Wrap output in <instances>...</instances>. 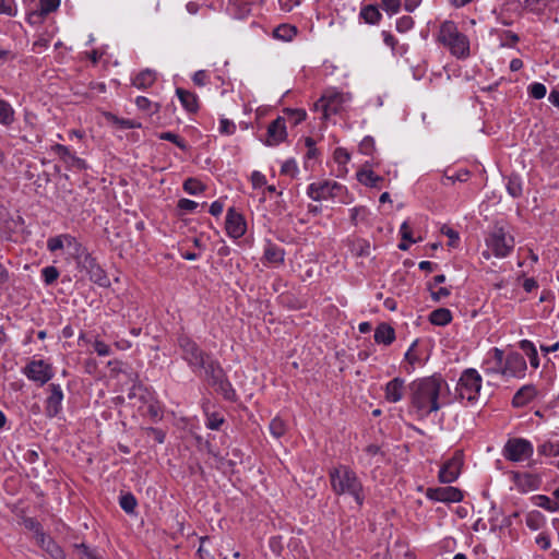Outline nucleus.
<instances>
[{
	"label": "nucleus",
	"mask_w": 559,
	"mask_h": 559,
	"mask_svg": "<svg viewBox=\"0 0 559 559\" xmlns=\"http://www.w3.org/2000/svg\"><path fill=\"white\" fill-rule=\"evenodd\" d=\"M445 385L440 377H426L411 382V406L419 418H426L442 407L441 392Z\"/></svg>",
	"instance_id": "obj_1"
},
{
	"label": "nucleus",
	"mask_w": 559,
	"mask_h": 559,
	"mask_svg": "<svg viewBox=\"0 0 559 559\" xmlns=\"http://www.w3.org/2000/svg\"><path fill=\"white\" fill-rule=\"evenodd\" d=\"M332 491L337 496L352 497L359 508L366 500V491L362 481L349 466L338 465L329 471Z\"/></svg>",
	"instance_id": "obj_2"
},
{
	"label": "nucleus",
	"mask_w": 559,
	"mask_h": 559,
	"mask_svg": "<svg viewBox=\"0 0 559 559\" xmlns=\"http://www.w3.org/2000/svg\"><path fill=\"white\" fill-rule=\"evenodd\" d=\"M438 41L457 59L469 57V39L459 31L457 25L453 21H444L440 25Z\"/></svg>",
	"instance_id": "obj_3"
},
{
	"label": "nucleus",
	"mask_w": 559,
	"mask_h": 559,
	"mask_svg": "<svg viewBox=\"0 0 559 559\" xmlns=\"http://www.w3.org/2000/svg\"><path fill=\"white\" fill-rule=\"evenodd\" d=\"M197 374L203 376L209 385L222 394L225 400L233 401L236 397V392L228 381L223 367L212 355L204 361L201 373Z\"/></svg>",
	"instance_id": "obj_4"
},
{
	"label": "nucleus",
	"mask_w": 559,
	"mask_h": 559,
	"mask_svg": "<svg viewBox=\"0 0 559 559\" xmlns=\"http://www.w3.org/2000/svg\"><path fill=\"white\" fill-rule=\"evenodd\" d=\"M487 250L483 257L489 259L490 255L502 259L508 257L514 249L515 241L513 236L501 225H496L486 237Z\"/></svg>",
	"instance_id": "obj_5"
},
{
	"label": "nucleus",
	"mask_w": 559,
	"mask_h": 559,
	"mask_svg": "<svg viewBox=\"0 0 559 559\" xmlns=\"http://www.w3.org/2000/svg\"><path fill=\"white\" fill-rule=\"evenodd\" d=\"M181 359L193 373H201L204 361L211 354L204 352L190 336L181 334L177 338Z\"/></svg>",
	"instance_id": "obj_6"
},
{
	"label": "nucleus",
	"mask_w": 559,
	"mask_h": 559,
	"mask_svg": "<svg viewBox=\"0 0 559 559\" xmlns=\"http://www.w3.org/2000/svg\"><path fill=\"white\" fill-rule=\"evenodd\" d=\"M307 195L313 201H323L338 198L342 203H349L348 193L345 186L333 180H322L312 182L307 188Z\"/></svg>",
	"instance_id": "obj_7"
},
{
	"label": "nucleus",
	"mask_w": 559,
	"mask_h": 559,
	"mask_svg": "<svg viewBox=\"0 0 559 559\" xmlns=\"http://www.w3.org/2000/svg\"><path fill=\"white\" fill-rule=\"evenodd\" d=\"M349 100V96L336 90H326L322 96L314 103V110L321 112V119L328 120L332 115L343 110L344 105Z\"/></svg>",
	"instance_id": "obj_8"
},
{
	"label": "nucleus",
	"mask_w": 559,
	"mask_h": 559,
	"mask_svg": "<svg viewBox=\"0 0 559 559\" xmlns=\"http://www.w3.org/2000/svg\"><path fill=\"white\" fill-rule=\"evenodd\" d=\"M481 388V377L475 369H466L462 372L456 391L462 400L476 401Z\"/></svg>",
	"instance_id": "obj_9"
},
{
	"label": "nucleus",
	"mask_w": 559,
	"mask_h": 559,
	"mask_svg": "<svg viewBox=\"0 0 559 559\" xmlns=\"http://www.w3.org/2000/svg\"><path fill=\"white\" fill-rule=\"evenodd\" d=\"M533 452L534 448L532 442L524 438H511L506 442L502 449L503 457L514 463L531 459Z\"/></svg>",
	"instance_id": "obj_10"
},
{
	"label": "nucleus",
	"mask_w": 559,
	"mask_h": 559,
	"mask_svg": "<svg viewBox=\"0 0 559 559\" xmlns=\"http://www.w3.org/2000/svg\"><path fill=\"white\" fill-rule=\"evenodd\" d=\"M22 372L28 380L37 383L39 386L49 382L55 376L52 366L43 359L28 361Z\"/></svg>",
	"instance_id": "obj_11"
},
{
	"label": "nucleus",
	"mask_w": 559,
	"mask_h": 559,
	"mask_svg": "<svg viewBox=\"0 0 559 559\" xmlns=\"http://www.w3.org/2000/svg\"><path fill=\"white\" fill-rule=\"evenodd\" d=\"M526 368V361L520 353L510 352L507 356L503 355V378H524Z\"/></svg>",
	"instance_id": "obj_12"
},
{
	"label": "nucleus",
	"mask_w": 559,
	"mask_h": 559,
	"mask_svg": "<svg viewBox=\"0 0 559 559\" xmlns=\"http://www.w3.org/2000/svg\"><path fill=\"white\" fill-rule=\"evenodd\" d=\"M463 466V454L461 451H456L451 459L445 461L441 466L438 478L442 484H451L455 481Z\"/></svg>",
	"instance_id": "obj_13"
},
{
	"label": "nucleus",
	"mask_w": 559,
	"mask_h": 559,
	"mask_svg": "<svg viewBox=\"0 0 559 559\" xmlns=\"http://www.w3.org/2000/svg\"><path fill=\"white\" fill-rule=\"evenodd\" d=\"M48 392L45 401V414L47 417L53 418L62 411L63 391L60 384L51 383L48 386Z\"/></svg>",
	"instance_id": "obj_14"
},
{
	"label": "nucleus",
	"mask_w": 559,
	"mask_h": 559,
	"mask_svg": "<svg viewBox=\"0 0 559 559\" xmlns=\"http://www.w3.org/2000/svg\"><path fill=\"white\" fill-rule=\"evenodd\" d=\"M427 498L439 502H460L463 500V492L456 487L428 488Z\"/></svg>",
	"instance_id": "obj_15"
},
{
	"label": "nucleus",
	"mask_w": 559,
	"mask_h": 559,
	"mask_svg": "<svg viewBox=\"0 0 559 559\" xmlns=\"http://www.w3.org/2000/svg\"><path fill=\"white\" fill-rule=\"evenodd\" d=\"M225 225L227 235L235 239L242 237L247 230L243 216L234 207L228 209Z\"/></svg>",
	"instance_id": "obj_16"
},
{
	"label": "nucleus",
	"mask_w": 559,
	"mask_h": 559,
	"mask_svg": "<svg viewBox=\"0 0 559 559\" xmlns=\"http://www.w3.org/2000/svg\"><path fill=\"white\" fill-rule=\"evenodd\" d=\"M83 267L86 270L88 277L95 284L107 287L110 282L106 274V272L102 269V266L96 262V260L90 255L85 257L83 261Z\"/></svg>",
	"instance_id": "obj_17"
},
{
	"label": "nucleus",
	"mask_w": 559,
	"mask_h": 559,
	"mask_svg": "<svg viewBox=\"0 0 559 559\" xmlns=\"http://www.w3.org/2000/svg\"><path fill=\"white\" fill-rule=\"evenodd\" d=\"M483 370L486 374H500L503 377V350L493 347L484 360Z\"/></svg>",
	"instance_id": "obj_18"
},
{
	"label": "nucleus",
	"mask_w": 559,
	"mask_h": 559,
	"mask_svg": "<svg viewBox=\"0 0 559 559\" xmlns=\"http://www.w3.org/2000/svg\"><path fill=\"white\" fill-rule=\"evenodd\" d=\"M265 144L269 146H276L282 143L286 136V123L283 117H277L273 120L267 128Z\"/></svg>",
	"instance_id": "obj_19"
},
{
	"label": "nucleus",
	"mask_w": 559,
	"mask_h": 559,
	"mask_svg": "<svg viewBox=\"0 0 559 559\" xmlns=\"http://www.w3.org/2000/svg\"><path fill=\"white\" fill-rule=\"evenodd\" d=\"M405 394V380L396 377L389 381L384 388V397L389 403H397Z\"/></svg>",
	"instance_id": "obj_20"
},
{
	"label": "nucleus",
	"mask_w": 559,
	"mask_h": 559,
	"mask_svg": "<svg viewBox=\"0 0 559 559\" xmlns=\"http://www.w3.org/2000/svg\"><path fill=\"white\" fill-rule=\"evenodd\" d=\"M37 544L45 549L53 559H64L66 555L63 549L45 533L36 532Z\"/></svg>",
	"instance_id": "obj_21"
},
{
	"label": "nucleus",
	"mask_w": 559,
	"mask_h": 559,
	"mask_svg": "<svg viewBox=\"0 0 559 559\" xmlns=\"http://www.w3.org/2000/svg\"><path fill=\"white\" fill-rule=\"evenodd\" d=\"M537 395V390L532 384L523 385L520 390L516 391L512 399V405L514 407H523L528 404L531 401L535 399Z\"/></svg>",
	"instance_id": "obj_22"
},
{
	"label": "nucleus",
	"mask_w": 559,
	"mask_h": 559,
	"mask_svg": "<svg viewBox=\"0 0 559 559\" xmlns=\"http://www.w3.org/2000/svg\"><path fill=\"white\" fill-rule=\"evenodd\" d=\"M285 251L283 248L267 242L264 249V260L272 265H280L284 262Z\"/></svg>",
	"instance_id": "obj_23"
},
{
	"label": "nucleus",
	"mask_w": 559,
	"mask_h": 559,
	"mask_svg": "<svg viewBox=\"0 0 559 559\" xmlns=\"http://www.w3.org/2000/svg\"><path fill=\"white\" fill-rule=\"evenodd\" d=\"M176 94L181 103V105L189 111L195 112L199 108L198 96L183 88H177Z\"/></svg>",
	"instance_id": "obj_24"
},
{
	"label": "nucleus",
	"mask_w": 559,
	"mask_h": 559,
	"mask_svg": "<svg viewBox=\"0 0 559 559\" xmlns=\"http://www.w3.org/2000/svg\"><path fill=\"white\" fill-rule=\"evenodd\" d=\"M395 340V332L392 326L381 323L374 331V341L378 344L390 345Z\"/></svg>",
	"instance_id": "obj_25"
},
{
	"label": "nucleus",
	"mask_w": 559,
	"mask_h": 559,
	"mask_svg": "<svg viewBox=\"0 0 559 559\" xmlns=\"http://www.w3.org/2000/svg\"><path fill=\"white\" fill-rule=\"evenodd\" d=\"M156 81V73L150 69L141 71L132 79V84L140 90L151 87Z\"/></svg>",
	"instance_id": "obj_26"
},
{
	"label": "nucleus",
	"mask_w": 559,
	"mask_h": 559,
	"mask_svg": "<svg viewBox=\"0 0 559 559\" xmlns=\"http://www.w3.org/2000/svg\"><path fill=\"white\" fill-rule=\"evenodd\" d=\"M381 13L377 5L367 4L360 9L359 17L362 19L367 24H378L381 20Z\"/></svg>",
	"instance_id": "obj_27"
},
{
	"label": "nucleus",
	"mask_w": 559,
	"mask_h": 559,
	"mask_svg": "<svg viewBox=\"0 0 559 559\" xmlns=\"http://www.w3.org/2000/svg\"><path fill=\"white\" fill-rule=\"evenodd\" d=\"M357 180L367 187L378 188L383 178L370 169H361L357 173Z\"/></svg>",
	"instance_id": "obj_28"
},
{
	"label": "nucleus",
	"mask_w": 559,
	"mask_h": 559,
	"mask_svg": "<svg viewBox=\"0 0 559 559\" xmlns=\"http://www.w3.org/2000/svg\"><path fill=\"white\" fill-rule=\"evenodd\" d=\"M429 320L433 325L444 326L451 322L452 313L447 308H439L430 313Z\"/></svg>",
	"instance_id": "obj_29"
},
{
	"label": "nucleus",
	"mask_w": 559,
	"mask_h": 559,
	"mask_svg": "<svg viewBox=\"0 0 559 559\" xmlns=\"http://www.w3.org/2000/svg\"><path fill=\"white\" fill-rule=\"evenodd\" d=\"M15 120V111L10 103L0 99V124L11 126Z\"/></svg>",
	"instance_id": "obj_30"
},
{
	"label": "nucleus",
	"mask_w": 559,
	"mask_h": 559,
	"mask_svg": "<svg viewBox=\"0 0 559 559\" xmlns=\"http://www.w3.org/2000/svg\"><path fill=\"white\" fill-rule=\"evenodd\" d=\"M520 347L528 357L531 366L535 369L538 368V366H539L538 354H537V349H536L535 345L533 344V342H531L528 340H523L520 342Z\"/></svg>",
	"instance_id": "obj_31"
},
{
	"label": "nucleus",
	"mask_w": 559,
	"mask_h": 559,
	"mask_svg": "<svg viewBox=\"0 0 559 559\" xmlns=\"http://www.w3.org/2000/svg\"><path fill=\"white\" fill-rule=\"evenodd\" d=\"M297 34V28L289 24H281L274 29V37L290 41Z\"/></svg>",
	"instance_id": "obj_32"
},
{
	"label": "nucleus",
	"mask_w": 559,
	"mask_h": 559,
	"mask_svg": "<svg viewBox=\"0 0 559 559\" xmlns=\"http://www.w3.org/2000/svg\"><path fill=\"white\" fill-rule=\"evenodd\" d=\"M537 452L543 456H559V441H544L537 447Z\"/></svg>",
	"instance_id": "obj_33"
},
{
	"label": "nucleus",
	"mask_w": 559,
	"mask_h": 559,
	"mask_svg": "<svg viewBox=\"0 0 559 559\" xmlns=\"http://www.w3.org/2000/svg\"><path fill=\"white\" fill-rule=\"evenodd\" d=\"M516 484L520 487L527 488V489H536L539 484L538 477L531 475V474H515Z\"/></svg>",
	"instance_id": "obj_34"
},
{
	"label": "nucleus",
	"mask_w": 559,
	"mask_h": 559,
	"mask_svg": "<svg viewBox=\"0 0 559 559\" xmlns=\"http://www.w3.org/2000/svg\"><path fill=\"white\" fill-rule=\"evenodd\" d=\"M119 504L126 513L132 514L136 508L138 502L135 497L132 493L128 492L121 495L119 499Z\"/></svg>",
	"instance_id": "obj_35"
},
{
	"label": "nucleus",
	"mask_w": 559,
	"mask_h": 559,
	"mask_svg": "<svg viewBox=\"0 0 559 559\" xmlns=\"http://www.w3.org/2000/svg\"><path fill=\"white\" fill-rule=\"evenodd\" d=\"M533 502L536 507L548 511H556L558 509V503L545 495H537L533 497Z\"/></svg>",
	"instance_id": "obj_36"
},
{
	"label": "nucleus",
	"mask_w": 559,
	"mask_h": 559,
	"mask_svg": "<svg viewBox=\"0 0 559 559\" xmlns=\"http://www.w3.org/2000/svg\"><path fill=\"white\" fill-rule=\"evenodd\" d=\"M350 213V222L354 225H357L358 223H362L368 218L369 211L366 206H355L349 210Z\"/></svg>",
	"instance_id": "obj_37"
},
{
	"label": "nucleus",
	"mask_w": 559,
	"mask_h": 559,
	"mask_svg": "<svg viewBox=\"0 0 559 559\" xmlns=\"http://www.w3.org/2000/svg\"><path fill=\"white\" fill-rule=\"evenodd\" d=\"M519 5L531 12L538 13L547 4V0H518Z\"/></svg>",
	"instance_id": "obj_38"
},
{
	"label": "nucleus",
	"mask_w": 559,
	"mask_h": 559,
	"mask_svg": "<svg viewBox=\"0 0 559 559\" xmlns=\"http://www.w3.org/2000/svg\"><path fill=\"white\" fill-rule=\"evenodd\" d=\"M182 188L188 194L191 195H197L204 191V186L194 178L186 179Z\"/></svg>",
	"instance_id": "obj_39"
},
{
	"label": "nucleus",
	"mask_w": 559,
	"mask_h": 559,
	"mask_svg": "<svg viewBox=\"0 0 559 559\" xmlns=\"http://www.w3.org/2000/svg\"><path fill=\"white\" fill-rule=\"evenodd\" d=\"M384 44L392 49L394 53L402 55L406 51L405 46H397V39L390 32H382Z\"/></svg>",
	"instance_id": "obj_40"
},
{
	"label": "nucleus",
	"mask_w": 559,
	"mask_h": 559,
	"mask_svg": "<svg viewBox=\"0 0 559 559\" xmlns=\"http://www.w3.org/2000/svg\"><path fill=\"white\" fill-rule=\"evenodd\" d=\"M286 429V423L280 417L273 418L270 423V431L275 438H281L282 436H284Z\"/></svg>",
	"instance_id": "obj_41"
},
{
	"label": "nucleus",
	"mask_w": 559,
	"mask_h": 559,
	"mask_svg": "<svg viewBox=\"0 0 559 559\" xmlns=\"http://www.w3.org/2000/svg\"><path fill=\"white\" fill-rule=\"evenodd\" d=\"M507 190L513 198H518L522 194V182L518 176H511L507 182Z\"/></svg>",
	"instance_id": "obj_42"
},
{
	"label": "nucleus",
	"mask_w": 559,
	"mask_h": 559,
	"mask_svg": "<svg viewBox=\"0 0 559 559\" xmlns=\"http://www.w3.org/2000/svg\"><path fill=\"white\" fill-rule=\"evenodd\" d=\"M469 177V171L468 170H465V169H462V170H459L454 174H445L443 179H442V183L443 185H450V183H454L456 181H460V182H464L468 179Z\"/></svg>",
	"instance_id": "obj_43"
},
{
	"label": "nucleus",
	"mask_w": 559,
	"mask_h": 559,
	"mask_svg": "<svg viewBox=\"0 0 559 559\" xmlns=\"http://www.w3.org/2000/svg\"><path fill=\"white\" fill-rule=\"evenodd\" d=\"M59 275H60V273H59L58 269L52 265L45 266L41 270V277L46 285L53 284L58 280Z\"/></svg>",
	"instance_id": "obj_44"
},
{
	"label": "nucleus",
	"mask_w": 559,
	"mask_h": 559,
	"mask_svg": "<svg viewBox=\"0 0 559 559\" xmlns=\"http://www.w3.org/2000/svg\"><path fill=\"white\" fill-rule=\"evenodd\" d=\"M223 424L224 418L218 413H206V428L211 430H218Z\"/></svg>",
	"instance_id": "obj_45"
},
{
	"label": "nucleus",
	"mask_w": 559,
	"mask_h": 559,
	"mask_svg": "<svg viewBox=\"0 0 559 559\" xmlns=\"http://www.w3.org/2000/svg\"><path fill=\"white\" fill-rule=\"evenodd\" d=\"M158 138L160 140H165V141H169L171 143H174L175 145H177L180 150L182 151H187L188 150V145L187 143L177 134L173 133V132H162Z\"/></svg>",
	"instance_id": "obj_46"
},
{
	"label": "nucleus",
	"mask_w": 559,
	"mask_h": 559,
	"mask_svg": "<svg viewBox=\"0 0 559 559\" xmlns=\"http://www.w3.org/2000/svg\"><path fill=\"white\" fill-rule=\"evenodd\" d=\"M60 5V0H39L40 15H47L56 11Z\"/></svg>",
	"instance_id": "obj_47"
},
{
	"label": "nucleus",
	"mask_w": 559,
	"mask_h": 559,
	"mask_svg": "<svg viewBox=\"0 0 559 559\" xmlns=\"http://www.w3.org/2000/svg\"><path fill=\"white\" fill-rule=\"evenodd\" d=\"M75 549L80 554V559H102L94 549H91L84 543L76 544Z\"/></svg>",
	"instance_id": "obj_48"
},
{
	"label": "nucleus",
	"mask_w": 559,
	"mask_h": 559,
	"mask_svg": "<svg viewBox=\"0 0 559 559\" xmlns=\"http://www.w3.org/2000/svg\"><path fill=\"white\" fill-rule=\"evenodd\" d=\"M547 88L543 83H532L528 86V95L535 99H542L546 96Z\"/></svg>",
	"instance_id": "obj_49"
},
{
	"label": "nucleus",
	"mask_w": 559,
	"mask_h": 559,
	"mask_svg": "<svg viewBox=\"0 0 559 559\" xmlns=\"http://www.w3.org/2000/svg\"><path fill=\"white\" fill-rule=\"evenodd\" d=\"M135 105L139 109L144 111L156 112L158 110V105L153 104L148 98L144 96H138L135 99Z\"/></svg>",
	"instance_id": "obj_50"
},
{
	"label": "nucleus",
	"mask_w": 559,
	"mask_h": 559,
	"mask_svg": "<svg viewBox=\"0 0 559 559\" xmlns=\"http://www.w3.org/2000/svg\"><path fill=\"white\" fill-rule=\"evenodd\" d=\"M500 39L501 47H514V45L519 41L520 38L515 33L511 31H504L500 35Z\"/></svg>",
	"instance_id": "obj_51"
},
{
	"label": "nucleus",
	"mask_w": 559,
	"mask_h": 559,
	"mask_svg": "<svg viewBox=\"0 0 559 559\" xmlns=\"http://www.w3.org/2000/svg\"><path fill=\"white\" fill-rule=\"evenodd\" d=\"M359 151L365 155H372L376 151V143L372 136H365L359 144Z\"/></svg>",
	"instance_id": "obj_52"
},
{
	"label": "nucleus",
	"mask_w": 559,
	"mask_h": 559,
	"mask_svg": "<svg viewBox=\"0 0 559 559\" xmlns=\"http://www.w3.org/2000/svg\"><path fill=\"white\" fill-rule=\"evenodd\" d=\"M428 288L431 293V298L435 301H441L442 299H445L447 297H449L451 294L450 289L447 287H440L438 289H435L432 284H428Z\"/></svg>",
	"instance_id": "obj_53"
},
{
	"label": "nucleus",
	"mask_w": 559,
	"mask_h": 559,
	"mask_svg": "<svg viewBox=\"0 0 559 559\" xmlns=\"http://www.w3.org/2000/svg\"><path fill=\"white\" fill-rule=\"evenodd\" d=\"M413 26H414V20H413V17H411L408 15H404L396 21V29L400 33H405V32L412 29Z\"/></svg>",
	"instance_id": "obj_54"
},
{
	"label": "nucleus",
	"mask_w": 559,
	"mask_h": 559,
	"mask_svg": "<svg viewBox=\"0 0 559 559\" xmlns=\"http://www.w3.org/2000/svg\"><path fill=\"white\" fill-rule=\"evenodd\" d=\"M64 248V242L62 239V235L50 237L47 240V249L50 252H56L62 250Z\"/></svg>",
	"instance_id": "obj_55"
},
{
	"label": "nucleus",
	"mask_w": 559,
	"mask_h": 559,
	"mask_svg": "<svg viewBox=\"0 0 559 559\" xmlns=\"http://www.w3.org/2000/svg\"><path fill=\"white\" fill-rule=\"evenodd\" d=\"M382 9L389 14H396L401 8V0H381Z\"/></svg>",
	"instance_id": "obj_56"
},
{
	"label": "nucleus",
	"mask_w": 559,
	"mask_h": 559,
	"mask_svg": "<svg viewBox=\"0 0 559 559\" xmlns=\"http://www.w3.org/2000/svg\"><path fill=\"white\" fill-rule=\"evenodd\" d=\"M281 173L290 177H295L298 174V167L295 159H287L283 163Z\"/></svg>",
	"instance_id": "obj_57"
},
{
	"label": "nucleus",
	"mask_w": 559,
	"mask_h": 559,
	"mask_svg": "<svg viewBox=\"0 0 559 559\" xmlns=\"http://www.w3.org/2000/svg\"><path fill=\"white\" fill-rule=\"evenodd\" d=\"M52 151L59 155L62 159H64L67 163H70L72 160V157L74 156L69 147L62 145V144H56L52 146Z\"/></svg>",
	"instance_id": "obj_58"
},
{
	"label": "nucleus",
	"mask_w": 559,
	"mask_h": 559,
	"mask_svg": "<svg viewBox=\"0 0 559 559\" xmlns=\"http://www.w3.org/2000/svg\"><path fill=\"white\" fill-rule=\"evenodd\" d=\"M441 233L449 238V246L455 247L459 243V240H460L459 234L453 228L444 225L441 228Z\"/></svg>",
	"instance_id": "obj_59"
},
{
	"label": "nucleus",
	"mask_w": 559,
	"mask_h": 559,
	"mask_svg": "<svg viewBox=\"0 0 559 559\" xmlns=\"http://www.w3.org/2000/svg\"><path fill=\"white\" fill-rule=\"evenodd\" d=\"M93 348L97 353V355L102 357L109 356L111 354L109 345H107L105 342L100 340H96L93 343Z\"/></svg>",
	"instance_id": "obj_60"
},
{
	"label": "nucleus",
	"mask_w": 559,
	"mask_h": 559,
	"mask_svg": "<svg viewBox=\"0 0 559 559\" xmlns=\"http://www.w3.org/2000/svg\"><path fill=\"white\" fill-rule=\"evenodd\" d=\"M334 159L338 165H346L350 159V155L345 148L337 147L334 152Z\"/></svg>",
	"instance_id": "obj_61"
},
{
	"label": "nucleus",
	"mask_w": 559,
	"mask_h": 559,
	"mask_svg": "<svg viewBox=\"0 0 559 559\" xmlns=\"http://www.w3.org/2000/svg\"><path fill=\"white\" fill-rule=\"evenodd\" d=\"M235 131H236V124L231 120H228L225 118L221 119L219 132L222 134L230 135V134L235 133Z\"/></svg>",
	"instance_id": "obj_62"
},
{
	"label": "nucleus",
	"mask_w": 559,
	"mask_h": 559,
	"mask_svg": "<svg viewBox=\"0 0 559 559\" xmlns=\"http://www.w3.org/2000/svg\"><path fill=\"white\" fill-rule=\"evenodd\" d=\"M192 81L198 86H204L209 83V74L205 70H199L193 74Z\"/></svg>",
	"instance_id": "obj_63"
},
{
	"label": "nucleus",
	"mask_w": 559,
	"mask_h": 559,
	"mask_svg": "<svg viewBox=\"0 0 559 559\" xmlns=\"http://www.w3.org/2000/svg\"><path fill=\"white\" fill-rule=\"evenodd\" d=\"M198 207V203L195 201L189 199H180L178 201V209L183 212H193Z\"/></svg>",
	"instance_id": "obj_64"
}]
</instances>
